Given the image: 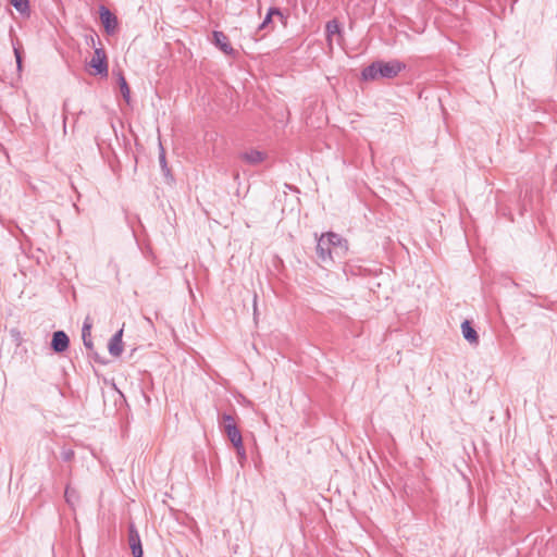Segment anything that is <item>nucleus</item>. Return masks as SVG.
Returning <instances> with one entry per match:
<instances>
[{"label": "nucleus", "mask_w": 557, "mask_h": 557, "mask_svg": "<svg viewBox=\"0 0 557 557\" xmlns=\"http://www.w3.org/2000/svg\"><path fill=\"white\" fill-rule=\"evenodd\" d=\"M14 55L16 59L17 70H22V51L20 48L14 47Z\"/></svg>", "instance_id": "23"}, {"label": "nucleus", "mask_w": 557, "mask_h": 557, "mask_svg": "<svg viewBox=\"0 0 557 557\" xmlns=\"http://www.w3.org/2000/svg\"><path fill=\"white\" fill-rule=\"evenodd\" d=\"M69 346H70V338L64 331H55L52 334L51 349L54 352L61 354V352L65 351L69 348Z\"/></svg>", "instance_id": "8"}, {"label": "nucleus", "mask_w": 557, "mask_h": 557, "mask_svg": "<svg viewBox=\"0 0 557 557\" xmlns=\"http://www.w3.org/2000/svg\"><path fill=\"white\" fill-rule=\"evenodd\" d=\"M95 360H96L97 362H99V363H102V364L104 363V361H103V360H101V359L98 357V355H97V354H95Z\"/></svg>", "instance_id": "25"}, {"label": "nucleus", "mask_w": 557, "mask_h": 557, "mask_svg": "<svg viewBox=\"0 0 557 557\" xmlns=\"http://www.w3.org/2000/svg\"><path fill=\"white\" fill-rule=\"evenodd\" d=\"M461 332L465 339L468 341L470 344L476 345L479 343V335L470 321L465 320L461 323Z\"/></svg>", "instance_id": "12"}, {"label": "nucleus", "mask_w": 557, "mask_h": 557, "mask_svg": "<svg viewBox=\"0 0 557 557\" xmlns=\"http://www.w3.org/2000/svg\"><path fill=\"white\" fill-rule=\"evenodd\" d=\"M219 424L222 430H224V425H237L235 417L226 412L219 417Z\"/></svg>", "instance_id": "18"}, {"label": "nucleus", "mask_w": 557, "mask_h": 557, "mask_svg": "<svg viewBox=\"0 0 557 557\" xmlns=\"http://www.w3.org/2000/svg\"><path fill=\"white\" fill-rule=\"evenodd\" d=\"M90 329H91V325L89 323H87V321H85L84 325H83V330H82V337H83L84 346L88 350L94 349V343L91 339Z\"/></svg>", "instance_id": "15"}, {"label": "nucleus", "mask_w": 557, "mask_h": 557, "mask_svg": "<svg viewBox=\"0 0 557 557\" xmlns=\"http://www.w3.org/2000/svg\"><path fill=\"white\" fill-rule=\"evenodd\" d=\"M88 65L94 69V72H91L92 75L108 76V58L102 47L95 49L94 57L89 61Z\"/></svg>", "instance_id": "2"}, {"label": "nucleus", "mask_w": 557, "mask_h": 557, "mask_svg": "<svg viewBox=\"0 0 557 557\" xmlns=\"http://www.w3.org/2000/svg\"><path fill=\"white\" fill-rule=\"evenodd\" d=\"M212 37L213 44L226 55L234 57L236 54L235 49L232 47L228 40V37L223 32L214 30Z\"/></svg>", "instance_id": "5"}, {"label": "nucleus", "mask_w": 557, "mask_h": 557, "mask_svg": "<svg viewBox=\"0 0 557 557\" xmlns=\"http://www.w3.org/2000/svg\"><path fill=\"white\" fill-rule=\"evenodd\" d=\"M75 457V453L73 449L71 448H65L63 447L62 450H61V458L63 461L65 462H70L74 459Z\"/></svg>", "instance_id": "22"}, {"label": "nucleus", "mask_w": 557, "mask_h": 557, "mask_svg": "<svg viewBox=\"0 0 557 557\" xmlns=\"http://www.w3.org/2000/svg\"><path fill=\"white\" fill-rule=\"evenodd\" d=\"M100 21L108 34H114L117 29V17L104 5L99 8Z\"/></svg>", "instance_id": "4"}, {"label": "nucleus", "mask_w": 557, "mask_h": 557, "mask_svg": "<svg viewBox=\"0 0 557 557\" xmlns=\"http://www.w3.org/2000/svg\"><path fill=\"white\" fill-rule=\"evenodd\" d=\"M223 432L233 445H238L243 442V436L237 425H224Z\"/></svg>", "instance_id": "14"}, {"label": "nucleus", "mask_w": 557, "mask_h": 557, "mask_svg": "<svg viewBox=\"0 0 557 557\" xmlns=\"http://www.w3.org/2000/svg\"><path fill=\"white\" fill-rule=\"evenodd\" d=\"M267 154L260 150L251 149L240 153V159L250 165H258L263 162Z\"/></svg>", "instance_id": "11"}, {"label": "nucleus", "mask_w": 557, "mask_h": 557, "mask_svg": "<svg viewBox=\"0 0 557 557\" xmlns=\"http://www.w3.org/2000/svg\"><path fill=\"white\" fill-rule=\"evenodd\" d=\"M64 497L67 504L74 505L78 500V494L75 490H71L69 486L65 488Z\"/></svg>", "instance_id": "21"}, {"label": "nucleus", "mask_w": 557, "mask_h": 557, "mask_svg": "<svg viewBox=\"0 0 557 557\" xmlns=\"http://www.w3.org/2000/svg\"><path fill=\"white\" fill-rule=\"evenodd\" d=\"M451 557H456V556H451Z\"/></svg>", "instance_id": "26"}, {"label": "nucleus", "mask_w": 557, "mask_h": 557, "mask_svg": "<svg viewBox=\"0 0 557 557\" xmlns=\"http://www.w3.org/2000/svg\"><path fill=\"white\" fill-rule=\"evenodd\" d=\"M273 16H278L284 24L286 23V16L283 14V12L278 8L272 7L268 10V13H267L264 20L259 25L258 32L272 30L274 28L273 27Z\"/></svg>", "instance_id": "6"}, {"label": "nucleus", "mask_w": 557, "mask_h": 557, "mask_svg": "<svg viewBox=\"0 0 557 557\" xmlns=\"http://www.w3.org/2000/svg\"><path fill=\"white\" fill-rule=\"evenodd\" d=\"M10 2L22 14L29 11L28 0H10Z\"/></svg>", "instance_id": "20"}, {"label": "nucleus", "mask_w": 557, "mask_h": 557, "mask_svg": "<svg viewBox=\"0 0 557 557\" xmlns=\"http://www.w3.org/2000/svg\"><path fill=\"white\" fill-rule=\"evenodd\" d=\"M119 86H120V90L123 96V99L128 103L131 100V89H129V86H128L123 74H120Z\"/></svg>", "instance_id": "16"}, {"label": "nucleus", "mask_w": 557, "mask_h": 557, "mask_svg": "<svg viewBox=\"0 0 557 557\" xmlns=\"http://www.w3.org/2000/svg\"><path fill=\"white\" fill-rule=\"evenodd\" d=\"M326 40L330 47H332L333 37L336 35L342 37L341 24L337 20H331L325 25Z\"/></svg>", "instance_id": "13"}, {"label": "nucleus", "mask_w": 557, "mask_h": 557, "mask_svg": "<svg viewBox=\"0 0 557 557\" xmlns=\"http://www.w3.org/2000/svg\"><path fill=\"white\" fill-rule=\"evenodd\" d=\"M257 294L253 295V315L257 318Z\"/></svg>", "instance_id": "24"}, {"label": "nucleus", "mask_w": 557, "mask_h": 557, "mask_svg": "<svg viewBox=\"0 0 557 557\" xmlns=\"http://www.w3.org/2000/svg\"><path fill=\"white\" fill-rule=\"evenodd\" d=\"M405 69L406 64L399 60L375 61L362 70L361 77L363 81L394 78Z\"/></svg>", "instance_id": "1"}, {"label": "nucleus", "mask_w": 557, "mask_h": 557, "mask_svg": "<svg viewBox=\"0 0 557 557\" xmlns=\"http://www.w3.org/2000/svg\"><path fill=\"white\" fill-rule=\"evenodd\" d=\"M333 253H335V252H334L332 246L330 244H327V240L319 238L318 244H317V255H318L319 259L322 262H326L327 260L333 261V259H334Z\"/></svg>", "instance_id": "10"}, {"label": "nucleus", "mask_w": 557, "mask_h": 557, "mask_svg": "<svg viewBox=\"0 0 557 557\" xmlns=\"http://www.w3.org/2000/svg\"><path fill=\"white\" fill-rule=\"evenodd\" d=\"M321 239H326L327 244H330L336 255L339 252H344L347 250V240L344 239L336 233L329 232L326 234L321 235Z\"/></svg>", "instance_id": "7"}, {"label": "nucleus", "mask_w": 557, "mask_h": 557, "mask_svg": "<svg viewBox=\"0 0 557 557\" xmlns=\"http://www.w3.org/2000/svg\"><path fill=\"white\" fill-rule=\"evenodd\" d=\"M159 162L161 166V171L163 172L165 177H172L171 170L168 166L166 158H165V150L162 146H160V153H159Z\"/></svg>", "instance_id": "17"}, {"label": "nucleus", "mask_w": 557, "mask_h": 557, "mask_svg": "<svg viewBox=\"0 0 557 557\" xmlns=\"http://www.w3.org/2000/svg\"><path fill=\"white\" fill-rule=\"evenodd\" d=\"M236 450V457L240 466L243 467L247 460L246 449L244 447L243 442L240 444L233 445Z\"/></svg>", "instance_id": "19"}, {"label": "nucleus", "mask_w": 557, "mask_h": 557, "mask_svg": "<svg viewBox=\"0 0 557 557\" xmlns=\"http://www.w3.org/2000/svg\"><path fill=\"white\" fill-rule=\"evenodd\" d=\"M128 545L132 549L133 557H143L144 550L138 530L134 522L128 524Z\"/></svg>", "instance_id": "3"}, {"label": "nucleus", "mask_w": 557, "mask_h": 557, "mask_svg": "<svg viewBox=\"0 0 557 557\" xmlns=\"http://www.w3.org/2000/svg\"><path fill=\"white\" fill-rule=\"evenodd\" d=\"M123 329L119 330L109 341L108 349L111 356L120 357L124 350Z\"/></svg>", "instance_id": "9"}]
</instances>
